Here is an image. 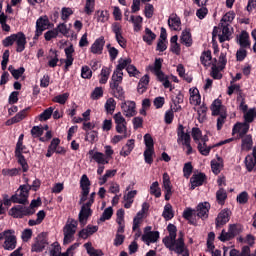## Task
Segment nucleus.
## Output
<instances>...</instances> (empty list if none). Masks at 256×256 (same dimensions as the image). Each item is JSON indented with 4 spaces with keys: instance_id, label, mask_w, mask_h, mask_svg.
<instances>
[{
    "instance_id": "1",
    "label": "nucleus",
    "mask_w": 256,
    "mask_h": 256,
    "mask_svg": "<svg viewBox=\"0 0 256 256\" xmlns=\"http://www.w3.org/2000/svg\"><path fill=\"white\" fill-rule=\"evenodd\" d=\"M169 235L163 238V243L170 251H175L178 255L189 256L188 252H185V242L183 241V232H180L177 239V226L169 224L167 226Z\"/></svg>"
},
{
    "instance_id": "2",
    "label": "nucleus",
    "mask_w": 256,
    "mask_h": 256,
    "mask_svg": "<svg viewBox=\"0 0 256 256\" xmlns=\"http://www.w3.org/2000/svg\"><path fill=\"white\" fill-rule=\"evenodd\" d=\"M95 201V193H83L80 198V203H82L81 210L79 212V223L81 225H86L87 220L91 217V206Z\"/></svg>"
},
{
    "instance_id": "3",
    "label": "nucleus",
    "mask_w": 256,
    "mask_h": 256,
    "mask_svg": "<svg viewBox=\"0 0 256 256\" xmlns=\"http://www.w3.org/2000/svg\"><path fill=\"white\" fill-rule=\"evenodd\" d=\"M14 43H16V51L17 53H23L25 51V46L27 45V37L23 32H18L16 34H12L6 37L2 41V45L5 47H11Z\"/></svg>"
},
{
    "instance_id": "4",
    "label": "nucleus",
    "mask_w": 256,
    "mask_h": 256,
    "mask_svg": "<svg viewBox=\"0 0 256 256\" xmlns=\"http://www.w3.org/2000/svg\"><path fill=\"white\" fill-rule=\"evenodd\" d=\"M77 225L79 223L75 219L69 218L63 228L64 245H69L75 239V233H77Z\"/></svg>"
},
{
    "instance_id": "5",
    "label": "nucleus",
    "mask_w": 256,
    "mask_h": 256,
    "mask_svg": "<svg viewBox=\"0 0 256 256\" xmlns=\"http://www.w3.org/2000/svg\"><path fill=\"white\" fill-rule=\"evenodd\" d=\"M177 136V143L185 145L187 148V155H191L193 153V147H191V134L185 132V126H183V124L178 125Z\"/></svg>"
},
{
    "instance_id": "6",
    "label": "nucleus",
    "mask_w": 256,
    "mask_h": 256,
    "mask_svg": "<svg viewBox=\"0 0 256 256\" xmlns=\"http://www.w3.org/2000/svg\"><path fill=\"white\" fill-rule=\"evenodd\" d=\"M141 239L146 245L157 243L159 241V231H151V226L145 227Z\"/></svg>"
},
{
    "instance_id": "7",
    "label": "nucleus",
    "mask_w": 256,
    "mask_h": 256,
    "mask_svg": "<svg viewBox=\"0 0 256 256\" xmlns=\"http://www.w3.org/2000/svg\"><path fill=\"white\" fill-rule=\"evenodd\" d=\"M161 67H163V59L156 58L154 65L149 66V69L152 73H154L156 75L157 79L162 83L165 81L167 76H165V73H163V71H161Z\"/></svg>"
},
{
    "instance_id": "8",
    "label": "nucleus",
    "mask_w": 256,
    "mask_h": 256,
    "mask_svg": "<svg viewBox=\"0 0 256 256\" xmlns=\"http://www.w3.org/2000/svg\"><path fill=\"white\" fill-rule=\"evenodd\" d=\"M46 29H49V18L47 16L40 17L36 21V32L34 39L37 40L41 35H43V31H46Z\"/></svg>"
},
{
    "instance_id": "9",
    "label": "nucleus",
    "mask_w": 256,
    "mask_h": 256,
    "mask_svg": "<svg viewBox=\"0 0 256 256\" xmlns=\"http://www.w3.org/2000/svg\"><path fill=\"white\" fill-rule=\"evenodd\" d=\"M149 211V204L143 203L142 209L137 213V215L133 219V231L139 229L141 226V223H143V217H145V214Z\"/></svg>"
},
{
    "instance_id": "10",
    "label": "nucleus",
    "mask_w": 256,
    "mask_h": 256,
    "mask_svg": "<svg viewBox=\"0 0 256 256\" xmlns=\"http://www.w3.org/2000/svg\"><path fill=\"white\" fill-rule=\"evenodd\" d=\"M4 240L3 248L5 251H13L17 247V237H15L13 230L6 232V238Z\"/></svg>"
},
{
    "instance_id": "11",
    "label": "nucleus",
    "mask_w": 256,
    "mask_h": 256,
    "mask_svg": "<svg viewBox=\"0 0 256 256\" xmlns=\"http://www.w3.org/2000/svg\"><path fill=\"white\" fill-rule=\"evenodd\" d=\"M113 119L116 124L117 133H127V120H125L123 114L118 112L113 116Z\"/></svg>"
},
{
    "instance_id": "12",
    "label": "nucleus",
    "mask_w": 256,
    "mask_h": 256,
    "mask_svg": "<svg viewBox=\"0 0 256 256\" xmlns=\"http://www.w3.org/2000/svg\"><path fill=\"white\" fill-rule=\"evenodd\" d=\"M121 109L125 117H135L137 115L136 104L133 101H125L121 104Z\"/></svg>"
},
{
    "instance_id": "13",
    "label": "nucleus",
    "mask_w": 256,
    "mask_h": 256,
    "mask_svg": "<svg viewBox=\"0 0 256 256\" xmlns=\"http://www.w3.org/2000/svg\"><path fill=\"white\" fill-rule=\"evenodd\" d=\"M25 149H27V147H25V145H23L22 143V146H20L17 153V144H16L15 156L17 157L18 163L21 165L23 172L27 173V171H29V165L27 164V161L25 160V156L23 155V153H27Z\"/></svg>"
},
{
    "instance_id": "14",
    "label": "nucleus",
    "mask_w": 256,
    "mask_h": 256,
    "mask_svg": "<svg viewBox=\"0 0 256 256\" xmlns=\"http://www.w3.org/2000/svg\"><path fill=\"white\" fill-rule=\"evenodd\" d=\"M9 213L12 217H15L16 219H21L25 217V215H33L35 213V210H27V208L17 206L11 208Z\"/></svg>"
},
{
    "instance_id": "15",
    "label": "nucleus",
    "mask_w": 256,
    "mask_h": 256,
    "mask_svg": "<svg viewBox=\"0 0 256 256\" xmlns=\"http://www.w3.org/2000/svg\"><path fill=\"white\" fill-rule=\"evenodd\" d=\"M47 245V239L43 235H38L35 242L32 244L31 251L33 253H41Z\"/></svg>"
},
{
    "instance_id": "16",
    "label": "nucleus",
    "mask_w": 256,
    "mask_h": 256,
    "mask_svg": "<svg viewBox=\"0 0 256 256\" xmlns=\"http://www.w3.org/2000/svg\"><path fill=\"white\" fill-rule=\"evenodd\" d=\"M229 219H231V210H221L216 218V227H223V225H227V223H229Z\"/></svg>"
},
{
    "instance_id": "17",
    "label": "nucleus",
    "mask_w": 256,
    "mask_h": 256,
    "mask_svg": "<svg viewBox=\"0 0 256 256\" xmlns=\"http://www.w3.org/2000/svg\"><path fill=\"white\" fill-rule=\"evenodd\" d=\"M207 141H209V138L207 136H201L198 144V151L201 155L207 156L209 153H211V149H213V146H207Z\"/></svg>"
},
{
    "instance_id": "18",
    "label": "nucleus",
    "mask_w": 256,
    "mask_h": 256,
    "mask_svg": "<svg viewBox=\"0 0 256 256\" xmlns=\"http://www.w3.org/2000/svg\"><path fill=\"white\" fill-rule=\"evenodd\" d=\"M207 181V176L203 173L194 174L190 178V189H195V187H201L203 183Z\"/></svg>"
},
{
    "instance_id": "19",
    "label": "nucleus",
    "mask_w": 256,
    "mask_h": 256,
    "mask_svg": "<svg viewBox=\"0 0 256 256\" xmlns=\"http://www.w3.org/2000/svg\"><path fill=\"white\" fill-rule=\"evenodd\" d=\"M209 209H211V204L208 202L198 204L196 208L197 217L207 219V217H209Z\"/></svg>"
},
{
    "instance_id": "20",
    "label": "nucleus",
    "mask_w": 256,
    "mask_h": 256,
    "mask_svg": "<svg viewBox=\"0 0 256 256\" xmlns=\"http://www.w3.org/2000/svg\"><path fill=\"white\" fill-rule=\"evenodd\" d=\"M235 133H238L240 138L245 137L249 133V123H237L232 130V134L235 135Z\"/></svg>"
},
{
    "instance_id": "21",
    "label": "nucleus",
    "mask_w": 256,
    "mask_h": 256,
    "mask_svg": "<svg viewBox=\"0 0 256 256\" xmlns=\"http://www.w3.org/2000/svg\"><path fill=\"white\" fill-rule=\"evenodd\" d=\"M89 155L91 156V159L98 163V165H108L109 161L105 154L101 152H94L93 150L89 151Z\"/></svg>"
},
{
    "instance_id": "22",
    "label": "nucleus",
    "mask_w": 256,
    "mask_h": 256,
    "mask_svg": "<svg viewBox=\"0 0 256 256\" xmlns=\"http://www.w3.org/2000/svg\"><path fill=\"white\" fill-rule=\"evenodd\" d=\"M39 187H41V181H39L38 179L33 181L32 185L26 184V185H21L18 188V191H20V193H29L30 191H39Z\"/></svg>"
},
{
    "instance_id": "23",
    "label": "nucleus",
    "mask_w": 256,
    "mask_h": 256,
    "mask_svg": "<svg viewBox=\"0 0 256 256\" xmlns=\"http://www.w3.org/2000/svg\"><path fill=\"white\" fill-rule=\"evenodd\" d=\"M105 46V38H98L91 46V53L95 55H101L103 53V47Z\"/></svg>"
},
{
    "instance_id": "24",
    "label": "nucleus",
    "mask_w": 256,
    "mask_h": 256,
    "mask_svg": "<svg viewBox=\"0 0 256 256\" xmlns=\"http://www.w3.org/2000/svg\"><path fill=\"white\" fill-rule=\"evenodd\" d=\"M110 89L112 90V95L116 97V99L125 101V91H123V87L119 84H110Z\"/></svg>"
},
{
    "instance_id": "25",
    "label": "nucleus",
    "mask_w": 256,
    "mask_h": 256,
    "mask_svg": "<svg viewBox=\"0 0 256 256\" xmlns=\"http://www.w3.org/2000/svg\"><path fill=\"white\" fill-rule=\"evenodd\" d=\"M97 231H99V227L88 225L86 228L79 232V237L80 239H87L94 233H97Z\"/></svg>"
},
{
    "instance_id": "26",
    "label": "nucleus",
    "mask_w": 256,
    "mask_h": 256,
    "mask_svg": "<svg viewBox=\"0 0 256 256\" xmlns=\"http://www.w3.org/2000/svg\"><path fill=\"white\" fill-rule=\"evenodd\" d=\"M211 111L213 116L221 115V113H225V106H223L221 100L216 99L211 105Z\"/></svg>"
},
{
    "instance_id": "27",
    "label": "nucleus",
    "mask_w": 256,
    "mask_h": 256,
    "mask_svg": "<svg viewBox=\"0 0 256 256\" xmlns=\"http://www.w3.org/2000/svg\"><path fill=\"white\" fill-rule=\"evenodd\" d=\"M73 53H75V49L73 48V45L65 48V55H66V60H65V71L73 65Z\"/></svg>"
},
{
    "instance_id": "28",
    "label": "nucleus",
    "mask_w": 256,
    "mask_h": 256,
    "mask_svg": "<svg viewBox=\"0 0 256 256\" xmlns=\"http://www.w3.org/2000/svg\"><path fill=\"white\" fill-rule=\"evenodd\" d=\"M237 43L242 48H249L251 47V42H249V33L247 31H242L238 37Z\"/></svg>"
},
{
    "instance_id": "29",
    "label": "nucleus",
    "mask_w": 256,
    "mask_h": 256,
    "mask_svg": "<svg viewBox=\"0 0 256 256\" xmlns=\"http://www.w3.org/2000/svg\"><path fill=\"white\" fill-rule=\"evenodd\" d=\"M29 195L23 193H16L11 197L12 203H19L20 205H27L29 203Z\"/></svg>"
},
{
    "instance_id": "30",
    "label": "nucleus",
    "mask_w": 256,
    "mask_h": 256,
    "mask_svg": "<svg viewBox=\"0 0 256 256\" xmlns=\"http://www.w3.org/2000/svg\"><path fill=\"white\" fill-rule=\"evenodd\" d=\"M133 149H135V140L130 139L127 141L126 145L121 149L120 155L122 157H127L131 155V151H133Z\"/></svg>"
},
{
    "instance_id": "31",
    "label": "nucleus",
    "mask_w": 256,
    "mask_h": 256,
    "mask_svg": "<svg viewBox=\"0 0 256 256\" xmlns=\"http://www.w3.org/2000/svg\"><path fill=\"white\" fill-rule=\"evenodd\" d=\"M180 41L182 45H185L186 47H191L193 45V39L191 38V32L189 30L182 31Z\"/></svg>"
},
{
    "instance_id": "32",
    "label": "nucleus",
    "mask_w": 256,
    "mask_h": 256,
    "mask_svg": "<svg viewBox=\"0 0 256 256\" xmlns=\"http://www.w3.org/2000/svg\"><path fill=\"white\" fill-rule=\"evenodd\" d=\"M242 151H251L253 149V137L251 135H246L242 137Z\"/></svg>"
},
{
    "instance_id": "33",
    "label": "nucleus",
    "mask_w": 256,
    "mask_h": 256,
    "mask_svg": "<svg viewBox=\"0 0 256 256\" xmlns=\"http://www.w3.org/2000/svg\"><path fill=\"white\" fill-rule=\"evenodd\" d=\"M231 30L229 29V26H223L222 28V34L218 35L219 41L221 43H225V41H231Z\"/></svg>"
},
{
    "instance_id": "34",
    "label": "nucleus",
    "mask_w": 256,
    "mask_h": 256,
    "mask_svg": "<svg viewBox=\"0 0 256 256\" xmlns=\"http://www.w3.org/2000/svg\"><path fill=\"white\" fill-rule=\"evenodd\" d=\"M27 117V109H24L17 113L11 120L6 122L7 125H13L14 123H19V121H23Z\"/></svg>"
},
{
    "instance_id": "35",
    "label": "nucleus",
    "mask_w": 256,
    "mask_h": 256,
    "mask_svg": "<svg viewBox=\"0 0 256 256\" xmlns=\"http://www.w3.org/2000/svg\"><path fill=\"white\" fill-rule=\"evenodd\" d=\"M168 25L174 31H179L181 30V19L177 16L170 17L168 19Z\"/></svg>"
},
{
    "instance_id": "36",
    "label": "nucleus",
    "mask_w": 256,
    "mask_h": 256,
    "mask_svg": "<svg viewBox=\"0 0 256 256\" xmlns=\"http://www.w3.org/2000/svg\"><path fill=\"white\" fill-rule=\"evenodd\" d=\"M162 217L166 221H171V219L175 217V214L173 213V206H171V204L168 203L164 206Z\"/></svg>"
},
{
    "instance_id": "37",
    "label": "nucleus",
    "mask_w": 256,
    "mask_h": 256,
    "mask_svg": "<svg viewBox=\"0 0 256 256\" xmlns=\"http://www.w3.org/2000/svg\"><path fill=\"white\" fill-rule=\"evenodd\" d=\"M121 83H123V72L115 70L112 75L110 85H121Z\"/></svg>"
},
{
    "instance_id": "38",
    "label": "nucleus",
    "mask_w": 256,
    "mask_h": 256,
    "mask_svg": "<svg viewBox=\"0 0 256 256\" xmlns=\"http://www.w3.org/2000/svg\"><path fill=\"white\" fill-rule=\"evenodd\" d=\"M157 35L151 31V29L146 28L145 29V35L143 36V41L147 43V45H152L153 41H155Z\"/></svg>"
},
{
    "instance_id": "39",
    "label": "nucleus",
    "mask_w": 256,
    "mask_h": 256,
    "mask_svg": "<svg viewBox=\"0 0 256 256\" xmlns=\"http://www.w3.org/2000/svg\"><path fill=\"white\" fill-rule=\"evenodd\" d=\"M80 187L83 193H89V187H91V181H89V177L86 174L82 175L80 180Z\"/></svg>"
},
{
    "instance_id": "40",
    "label": "nucleus",
    "mask_w": 256,
    "mask_h": 256,
    "mask_svg": "<svg viewBox=\"0 0 256 256\" xmlns=\"http://www.w3.org/2000/svg\"><path fill=\"white\" fill-rule=\"evenodd\" d=\"M49 62L48 65L49 67H57V63H59V56L57 55V51L50 49V56H49Z\"/></svg>"
},
{
    "instance_id": "41",
    "label": "nucleus",
    "mask_w": 256,
    "mask_h": 256,
    "mask_svg": "<svg viewBox=\"0 0 256 256\" xmlns=\"http://www.w3.org/2000/svg\"><path fill=\"white\" fill-rule=\"evenodd\" d=\"M211 168L214 175H219L221 173V169H223V162L221 159H218V161L212 160Z\"/></svg>"
},
{
    "instance_id": "42",
    "label": "nucleus",
    "mask_w": 256,
    "mask_h": 256,
    "mask_svg": "<svg viewBox=\"0 0 256 256\" xmlns=\"http://www.w3.org/2000/svg\"><path fill=\"white\" fill-rule=\"evenodd\" d=\"M115 107H117V102H115V99L109 98L105 103V110L110 115H113L115 112Z\"/></svg>"
},
{
    "instance_id": "43",
    "label": "nucleus",
    "mask_w": 256,
    "mask_h": 256,
    "mask_svg": "<svg viewBox=\"0 0 256 256\" xmlns=\"http://www.w3.org/2000/svg\"><path fill=\"white\" fill-rule=\"evenodd\" d=\"M153 155H155V148H146L144 151L145 163L151 165L153 163Z\"/></svg>"
},
{
    "instance_id": "44",
    "label": "nucleus",
    "mask_w": 256,
    "mask_h": 256,
    "mask_svg": "<svg viewBox=\"0 0 256 256\" xmlns=\"http://www.w3.org/2000/svg\"><path fill=\"white\" fill-rule=\"evenodd\" d=\"M130 63H132L131 58H126V59L121 58L118 61V65L116 67V71L123 72V69H127V67H129Z\"/></svg>"
},
{
    "instance_id": "45",
    "label": "nucleus",
    "mask_w": 256,
    "mask_h": 256,
    "mask_svg": "<svg viewBox=\"0 0 256 256\" xmlns=\"http://www.w3.org/2000/svg\"><path fill=\"white\" fill-rule=\"evenodd\" d=\"M84 247L87 251V253L90 256H103V251L101 250H95V248H93V246L91 245V243H86L84 244Z\"/></svg>"
},
{
    "instance_id": "46",
    "label": "nucleus",
    "mask_w": 256,
    "mask_h": 256,
    "mask_svg": "<svg viewBox=\"0 0 256 256\" xmlns=\"http://www.w3.org/2000/svg\"><path fill=\"white\" fill-rule=\"evenodd\" d=\"M200 61L204 67L211 65V51H204L200 57Z\"/></svg>"
},
{
    "instance_id": "47",
    "label": "nucleus",
    "mask_w": 256,
    "mask_h": 256,
    "mask_svg": "<svg viewBox=\"0 0 256 256\" xmlns=\"http://www.w3.org/2000/svg\"><path fill=\"white\" fill-rule=\"evenodd\" d=\"M162 181L164 191H166V193H171V177H169L168 173L163 174Z\"/></svg>"
},
{
    "instance_id": "48",
    "label": "nucleus",
    "mask_w": 256,
    "mask_h": 256,
    "mask_svg": "<svg viewBox=\"0 0 256 256\" xmlns=\"http://www.w3.org/2000/svg\"><path fill=\"white\" fill-rule=\"evenodd\" d=\"M130 21L134 25V31H141V24L143 23V17L141 16H131Z\"/></svg>"
},
{
    "instance_id": "49",
    "label": "nucleus",
    "mask_w": 256,
    "mask_h": 256,
    "mask_svg": "<svg viewBox=\"0 0 256 256\" xmlns=\"http://www.w3.org/2000/svg\"><path fill=\"white\" fill-rule=\"evenodd\" d=\"M109 75H111V70L107 67L103 68L100 74V80L99 83H101V85H105V83H107V81L109 80Z\"/></svg>"
},
{
    "instance_id": "50",
    "label": "nucleus",
    "mask_w": 256,
    "mask_h": 256,
    "mask_svg": "<svg viewBox=\"0 0 256 256\" xmlns=\"http://www.w3.org/2000/svg\"><path fill=\"white\" fill-rule=\"evenodd\" d=\"M245 165L247 171L251 172L253 169H255L256 160L251 155H247L245 158Z\"/></svg>"
},
{
    "instance_id": "51",
    "label": "nucleus",
    "mask_w": 256,
    "mask_h": 256,
    "mask_svg": "<svg viewBox=\"0 0 256 256\" xmlns=\"http://www.w3.org/2000/svg\"><path fill=\"white\" fill-rule=\"evenodd\" d=\"M111 217H113V208L112 207H108L102 213L99 221L101 223H104V221H109V219H111Z\"/></svg>"
},
{
    "instance_id": "52",
    "label": "nucleus",
    "mask_w": 256,
    "mask_h": 256,
    "mask_svg": "<svg viewBox=\"0 0 256 256\" xmlns=\"http://www.w3.org/2000/svg\"><path fill=\"white\" fill-rule=\"evenodd\" d=\"M53 111H55L53 107H49L48 109L44 110L43 113L39 115V121H47L51 119Z\"/></svg>"
},
{
    "instance_id": "53",
    "label": "nucleus",
    "mask_w": 256,
    "mask_h": 256,
    "mask_svg": "<svg viewBox=\"0 0 256 256\" xmlns=\"http://www.w3.org/2000/svg\"><path fill=\"white\" fill-rule=\"evenodd\" d=\"M95 11V0H86L84 12L86 15H91Z\"/></svg>"
},
{
    "instance_id": "54",
    "label": "nucleus",
    "mask_w": 256,
    "mask_h": 256,
    "mask_svg": "<svg viewBox=\"0 0 256 256\" xmlns=\"http://www.w3.org/2000/svg\"><path fill=\"white\" fill-rule=\"evenodd\" d=\"M219 241H222V243H225V241H231V239H234V237L231 235V232L228 230L226 231L223 229L218 236Z\"/></svg>"
},
{
    "instance_id": "55",
    "label": "nucleus",
    "mask_w": 256,
    "mask_h": 256,
    "mask_svg": "<svg viewBox=\"0 0 256 256\" xmlns=\"http://www.w3.org/2000/svg\"><path fill=\"white\" fill-rule=\"evenodd\" d=\"M228 231H230V234L232 237H237L239 233H241V225L239 224H230L228 226Z\"/></svg>"
},
{
    "instance_id": "56",
    "label": "nucleus",
    "mask_w": 256,
    "mask_h": 256,
    "mask_svg": "<svg viewBox=\"0 0 256 256\" xmlns=\"http://www.w3.org/2000/svg\"><path fill=\"white\" fill-rule=\"evenodd\" d=\"M67 99H69V93L60 94L53 98L54 103H59L60 105H65L67 103Z\"/></svg>"
},
{
    "instance_id": "57",
    "label": "nucleus",
    "mask_w": 256,
    "mask_h": 256,
    "mask_svg": "<svg viewBox=\"0 0 256 256\" xmlns=\"http://www.w3.org/2000/svg\"><path fill=\"white\" fill-rule=\"evenodd\" d=\"M135 197V194L133 193H127L124 195V207L125 209H130L131 205H133V198Z\"/></svg>"
},
{
    "instance_id": "58",
    "label": "nucleus",
    "mask_w": 256,
    "mask_h": 256,
    "mask_svg": "<svg viewBox=\"0 0 256 256\" xmlns=\"http://www.w3.org/2000/svg\"><path fill=\"white\" fill-rule=\"evenodd\" d=\"M116 173L117 170H107L105 175H103L102 178H100V185H104V183H107V179L115 177Z\"/></svg>"
},
{
    "instance_id": "59",
    "label": "nucleus",
    "mask_w": 256,
    "mask_h": 256,
    "mask_svg": "<svg viewBox=\"0 0 256 256\" xmlns=\"http://www.w3.org/2000/svg\"><path fill=\"white\" fill-rule=\"evenodd\" d=\"M57 34L61 33V35H64L67 37L69 35V28H67V25L65 23L59 24L56 28Z\"/></svg>"
},
{
    "instance_id": "60",
    "label": "nucleus",
    "mask_w": 256,
    "mask_h": 256,
    "mask_svg": "<svg viewBox=\"0 0 256 256\" xmlns=\"http://www.w3.org/2000/svg\"><path fill=\"white\" fill-rule=\"evenodd\" d=\"M93 76V72L91 71V68L89 66H83L81 69V77L83 79H91Z\"/></svg>"
},
{
    "instance_id": "61",
    "label": "nucleus",
    "mask_w": 256,
    "mask_h": 256,
    "mask_svg": "<svg viewBox=\"0 0 256 256\" xmlns=\"http://www.w3.org/2000/svg\"><path fill=\"white\" fill-rule=\"evenodd\" d=\"M73 14V10L71 8L64 7L61 10V19L62 21H68L69 16Z\"/></svg>"
},
{
    "instance_id": "62",
    "label": "nucleus",
    "mask_w": 256,
    "mask_h": 256,
    "mask_svg": "<svg viewBox=\"0 0 256 256\" xmlns=\"http://www.w3.org/2000/svg\"><path fill=\"white\" fill-rule=\"evenodd\" d=\"M219 71H221V68H219V66L213 64L211 77H213V79H221L223 77V75Z\"/></svg>"
},
{
    "instance_id": "63",
    "label": "nucleus",
    "mask_w": 256,
    "mask_h": 256,
    "mask_svg": "<svg viewBox=\"0 0 256 256\" xmlns=\"http://www.w3.org/2000/svg\"><path fill=\"white\" fill-rule=\"evenodd\" d=\"M144 143H145L146 149H155L154 143H153V137H151V134L144 135Z\"/></svg>"
},
{
    "instance_id": "64",
    "label": "nucleus",
    "mask_w": 256,
    "mask_h": 256,
    "mask_svg": "<svg viewBox=\"0 0 256 256\" xmlns=\"http://www.w3.org/2000/svg\"><path fill=\"white\" fill-rule=\"evenodd\" d=\"M201 130L199 128H192V139H194L195 143H199L201 141Z\"/></svg>"
}]
</instances>
